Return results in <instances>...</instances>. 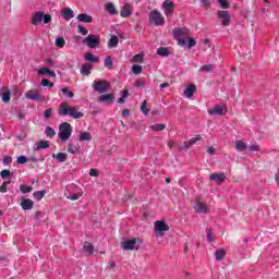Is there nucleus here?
I'll return each instance as SVG.
<instances>
[{
	"mask_svg": "<svg viewBox=\"0 0 279 279\" xmlns=\"http://www.w3.org/2000/svg\"><path fill=\"white\" fill-rule=\"evenodd\" d=\"M172 34L174 36V40L178 41V45H180V47H184V45H186V40L189 39V28L177 27L172 31Z\"/></svg>",
	"mask_w": 279,
	"mask_h": 279,
	"instance_id": "f257e3e1",
	"label": "nucleus"
},
{
	"mask_svg": "<svg viewBox=\"0 0 279 279\" xmlns=\"http://www.w3.org/2000/svg\"><path fill=\"white\" fill-rule=\"evenodd\" d=\"M71 134H73V128L68 122H63L59 125L58 136L60 141L63 143L69 141V138H71Z\"/></svg>",
	"mask_w": 279,
	"mask_h": 279,
	"instance_id": "f03ea898",
	"label": "nucleus"
},
{
	"mask_svg": "<svg viewBox=\"0 0 279 279\" xmlns=\"http://www.w3.org/2000/svg\"><path fill=\"white\" fill-rule=\"evenodd\" d=\"M84 45H87L89 49H97L101 43V38L99 36L89 34L87 37L83 39Z\"/></svg>",
	"mask_w": 279,
	"mask_h": 279,
	"instance_id": "7ed1b4c3",
	"label": "nucleus"
},
{
	"mask_svg": "<svg viewBox=\"0 0 279 279\" xmlns=\"http://www.w3.org/2000/svg\"><path fill=\"white\" fill-rule=\"evenodd\" d=\"M149 21L155 23V25H165V16H162V13L158 10H154L149 13Z\"/></svg>",
	"mask_w": 279,
	"mask_h": 279,
	"instance_id": "20e7f679",
	"label": "nucleus"
},
{
	"mask_svg": "<svg viewBox=\"0 0 279 279\" xmlns=\"http://www.w3.org/2000/svg\"><path fill=\"white\" fill-rule=\"evenodd\" d=\"M108 81H94L93 88L96 93L104 94L109 88Z\"/></svg>",
	"mask_w": 279,
	"mask_h": 279,
	"instance_id": "39448f33",
	"label": "nucleus"
},
{
	"mask_svg": "<svg viewBox=\"0 0 279 279\" xmlns=\"http://www.w3.org/2000/svg\"><path fill=\"white\" fill-rule=\"evenodd\" d=\"M217 16L223 25V27H229L230 26V13L228 11H218Z\"/></svg>",
	"mask_w": 279,
	"mask_h": 279,
	"instance_id": "423d86ee",
	"label": "nucleus"
},
{
	"mask_svg": "<svg viewBox=\"0 0 279 279\" xmlns=\"http://www.w3.org/2000/svg\"><path fill=\"white\" fill-rule=\"evenodd\" d=\"M26 99L32 101H45V97L40 95L37 90H28L25 94Z\"/></svg>",
	"mask_w": 279,
	"mask_h": 279,
	"instance_id": "0eeeda50",
	"label": "nucleus"
},
{
	"mask_svg": "<svg viewBox=\"0 0 279 279\" xmlns=\"http://www.w3.org/2000/svg\"><path fill=\"white\" fill-rule=\"evenodd\" d=\"M43 16H45V12L37 11L31 16V25H40L43 23Z\"/></svg>",
	"mask_w": 279,
	"mask_h": 279,
	"instance_id": "6e6552de",
	"label": "nucleus"
},
{
	"mask_svg": "<svg viewBox=\"0 0 279 279\" xmlns=\"http://www.w3.org/2000/svg\"><path fill=\"white\" fill-rule=\"evenodd\" d=\"M194 210L199 214L206 215L208 213V205L206 203H203L202 201H195L194 203Z\"/></svg>",
	"mask_w": 279,
	"mask_h": 279,
	"instance_id": "1a4fd4ad",
	"label": "nucleus"
},
{
	"mask_svg": "<svg viewBox=\"0 0 279 279\" xmlns=\"http://www.w3.org/2000/svg\"><path fill=\"white\" fill-rule=\"evenodd\" d=\"M155 232H157V234H161V232H169V225H167L160 220L156 221L155 222Z\"/></svg>",
	"mask_w": 279,
	"mask_h": 279,
	"instance_id": "9d476101",
	"label": "nucleus"
},
{
	"mask_svg": "<svg viewBox=\"0 0 279 279\" xmlns=\"http://www.w3.org/2000/svg\"><path fill=\"white\" fill-rule=\"evenodd\" d=\"M209 180L211 182H216V184H223V182H226V174L225 173H211L209 175Z\"/></svg>",
	"mask_w": 279,
	"mask_h": 279,
	"instance_id": "9b49d317",
	"label": "nucleus"
},
{
	"mask_svg": "<svg viewBox=\"0 0 279 279\" xmlns=\"http://www.w3.org/2000/svg\"><path fill=\"white\" fill-rule=\"evenodd\" d=\"M132 14H133L132 4L130 3L123 4L122 10L120 11V16H122V19H128L132 16Z\"/></svg>",
	"mask_w": 279,
	"mask_h": 279,
	"instance_id": "f8f14e48",
	"label": "nucleus"
},
{
	"mask_svg": "<svg viewBox=\"0 0 279 279\" xmlns=\"http://www.w3.org/2000/svg\"><path fill=\"white\" fill-rule=\"evenodd\" d=\"M162 8L166 16H171V14H173V10H175V4L171 1H165Z\"/></svg>",
	"mask_w": 279,
	"mask_h": 279,
	"instance_id": "ddd939ff",
	"label": "nucleus"
},
{
	"mask_svg": "<svg viewBox=\"0 0 279 279\" xmlns=\"http://www.w3.org/2000/svg\"><path fill=\"white\" fill-rule=\"evenodd\" d=\"M98 101H100V104H107V105H110L114 101V94H105V95H101L99 98H98Z\"/></svg>",
	"mask_w": 279,
	"mask_h": 279,
	"instance_id": "4468645a",
	"label": "nucleus"
},
{
	"mask_svg": "<svg viewBox=\"0 0 279 279\" xmlns=\"http://www.w3.org/2000/svg\"><path fill=\"white\" fill-rule=\"evenodd\" d=\"M70 112H71V107H69L68 102H62L59 106V116L60 117H68Z\"/></svg>",
	"mask_w": 279,
	"mask_h": 279,
	"instance_id": "2eb2a0df",
	"label": "nucleus"
},
{
	"mask_svg": "<svg viewBox=\"0 0 279 279\" xmlns=\"http://www.w3.org/2000/svg\"><path fill=\"white\" fill-rule=\"evenodd\" d=\"M69 117H72V119H82L84 113L80 111V107H70Z\"/></svg>",
	"mask_w": 279,
	"mask_h": 279,
	"instance_id": "dca6fc26",
	"label": "nucleus"
},
{
	"mask_svg": "<svg viewBox=\"0 0 279 279\" xmlns=\"http://www.w3.org/2000/svg\"><path fill=\"white\" fill-rule=\"evenodd\" d=\"M61 16L64 17L65 21H71L75 16V13H73V10L69 8H63L61 10Z\"/></svg>",
	"mask_w": 279,
	"mask_h": 279,
	"instance_id": "f3484780",
	"label": "nucleus"
},
{
	"mask_svg": "<svg viewBox=\"0 0 279 279\" xmlns=\"http://www.w3.org/2000/svg\"><path fill=\"white\" fill-rule=\"evenodd\" d=\"M21 207H22V210H32V208H34V201L29 198H24L21 202Z\"/></svg>",
	"mask_w": 279,
	"mask_h": 279,
	"instance_id": "a211bd4d",
	"label": "nucleus"
},
{
	"mask_svg": "<svg viewBox=\"0 0 279 279\" xmlns=\"http://www.w3.org/2000/svg\"><path fill=\"white\" fill-rule=\"evenodd\" d=\"M105 10L111 14V16H114L119 14V11L117 10V7H114V3L108 2L105 4Z\"/></svg>",
	"mask_w": 279,
	"mask_h": 279,
	"instance_id": "6ab92c4d",
	"label": "nucleus"
},
{
	"mask_svg": "<svg viewBox=\"0 0 279 279\" xmlns=\"http://www.w3.org/2000/svg\"><path fill=\"white\" fill-rule=\"evenodd\" d=\"M199 141H202V135H196L195 137H192L191 140L184 142L183 146L185 147V149H189V147H193V145H195V143Z\"/></svg>",
	"mask_w": 279,
	"mask_h": 279,
	"instance_id": "aec40b11",
	"label": "nucleus"
},
{
	"mask_svg": "<svg viewBox=\"0 0 279 279\" xmlns=\"http://www.w3.org/2000/svg\"><path fill=\"white\" fill-rule=\"evenodd\" d=\"M195 90H197V87L195 85H190L183 92V95L187 97V99H191L193 95H195Z\"/></svg>",
	"mask_w": 279,
	"mask_h": 279,
	"instance_id": "412c9836",
	"label": "nucleus"
},
{
	"mask_svg": "<svg viewBox=\"0 0 279 279\" xmlns=\"http://www.w3.org/2000/svg\"><path fill=\"white\" fill-rule=\"evenodd\" d=\"M82 252L85 254V256H93L97 250H95V246L93 245H84Z\"/></svg>",
	"mask_w": 279,
	"mask_h": 279,
	"instance_id": "4be33fe9",
	"label": "nucleus"
},
{
	"mask_svg": "<svg viewBox=\"0 0 279 279\" xmlns=\"http://www.w3.org/2000/svg\"><path fill=\"white\" fill-rule=\"evenodd\" d=\"M77 21H80L81 23H93V16L86 13H81L77 15Z\"/></svg>",
	"mask_w": 279,
	"mask_h": 279,
	"instance_id": "5701e85b",
	"label": "nucleus"
},
{
	"mask_svg": "<svg viewBox=\"0 0 279 279\" xmlns=\"http://www.w3.org/2000/svg\"><path fill=\"white\" fill-rule=\"evenodd\" d=\"M93 69V64L90 63H85L81 68V75H90V70Z\"/></svg>",
	"mask_w": 279,
	"mask_h": 279,
	"instance_id": "b1692460",
	"label": "nucleus"
},
{
	"mask_svg": "<svg viewBox=\"0 0 279 279\" xmlns=\"http://www.w3.org/2000/svg\"><path fill=\"white\" fill-rule=\"evenodd\" d=\"M136 243L141 244V239L133 238L131 240H124L120 243V245H136Z\"/></svg>",
	"mask_w": 279,
	"mask_h": 279,
	"instance_id": "393cba45",
	"label": "nucleus"
},
{
	"mask_svg": "<svg viewBox=\"0 0 279 279\" xmlns=\"http://www.w3.org/2000/svg\"><path fill=\"white\" fill-rule=\"evenodd\" d=\"M78 141H93V135L89 132H82L78 136Z\"/></svg>",
	"mask_w": 279,
	"mask_h": 279,
	"instance_id": "a878e982",
	"label": "nucleus"
},
{
	"mask_svg": "<svg viewBox=\"0 0 279 279\" xmlns=\"http://www.w3.org/2000/svg\"><path fill=\"white\" fill-rule=\"evenodd\" d=\"M235 149L238 151H245V149H247V144H245L243 141H236L235 142Z\"/></svg>",
	"mask_w": 279,
	"mask_h": 279,
	"instance_id": "bb28decb",
	"label": "nucleus"
},
{
	"mask_svg": "<svg viewBox=\"0 0 279 279\" xmlns=\"http://www.w3.org/2000/svg\"><path fill=\"white\" fill-rule=\"evenodd\" d=\"M45 195H47V190L36 191L33 193V196L35 197V199H37V202H40V199H43Z\"/></svg>",
	"mask_w": 279,
	"mask_h": 279,
	"instance_id": "cd10ccee",
	"label": "nucleus"
},
{
	"mask_svg": "<svg viewBox=\"0 0 279 279\" xmlns=\"http://www.w3.org/2000/svg\"><path fill=\"white\" fill-rule=\"evenodd\" d=\"M209 114H218L221 116L223 114V108L221 106H215L211 110L208 111Z\"/></svg>",
	"mask_w": 279,
	"mask_h": 279,
	"instance_id": "c85d7f7f",
	"label": "nucleus"
},
{
	"mask_svg": "<svg viewBox=\"0 0 279 279\" xmlns=\"http://www.w3.org/2000/svg\"><path fill=\"white\" fill-rule=\"evenodd\" d=\"M85 60H86L87 62H94V63L99 62V58H98V57H94V56L92 54V52H85Z\"/></svg>",
	"mask_w": 279,
	"mask_h": 279,
	"instance_id": "c756f323",
	"label": "nucleus"
},
{
	"mask_svg": "<svg viewBox=\"0 0 279 279\" xmlns=\"http://www.w3.org/2000/svg\"><path fill=\"white\" fill-rule=\"evenodd\" d=\"M52 158H56L59 162H66V154L65 153H59V154H53Z\"/></svg>",
	"mask_w": 279,
	"mask_h": 279,
	"instance_id": "7c9ffc66",
	"label": "nucleus"
},
{
	"mask_svg": "<svg viewBox=\"0 0 279 279\" xmlns=\"http://www.w3.org/2000/svg\"><path fill=\"white\" fill-rule=\"evenodd\" d=\"M226 258V251L223 248L216 250V260H223Z\"/></svg>",
	"mask_w": 279,
	"mask_h": 279,
	"instance_id": "2f4dec72",
	"label": "nucleus"
},
{
	"mask_svg": "<svg viewBox=\"0 0 279 279\" xmlns=\"http://www.w3.org/2000/svg\"><path fill=\"white\" fill-rule=\"evenodd\" d=\"M54 45L59 49H63V47L66 45V40H64V37H59L56 39Z\"/></svg>",
	"mask_w": 279,
	"mask_h": 279,
	"instance_id": "473e14b6",
	"label": "nucleus"
},
{
	"mask_svg": "<svg viewBox=\"0 0 279 279\" xmlns=\"http://www.w3.org/2000/svg\"><path fill=\"white\" fill-rule=\"evenodd\" d=\"M20 191H21V193H23L25 195L27 193H32V191H34V187H32L29 185L22 184V185H20Z\"/></svg>",
	"mask_w": 279,
	"mask_h": 279,
	"instance_id": "72a5a7b5",
	"label": "nucleus"
},
{
	"mask_svg": "<svg viewBox=\"0 0 279 279\" xmlns=\"http://www.w3.org/2000/svg\"><path fill=\"white\" fill-rule=\"evenodd\" d=\"M10 99H11L10 90L5 89L2 93V101H3V104H10Z\"/></svg>",
	"mask_w": 279,
	"mask_h": 279,
	"instance_id": "f704fd0d",
	"label": "nucleus"
},
{
	"mask_svg": "<svg viewBox=\"0 0 279 279\" xmlns=\"http://www.w3.org/2000/svg\"><path fill=\"white\" fill-rule=\"evenodd\" d=\"M119 45V37H117V35H112L108 46L109 47H117Z\"/></svg>",
	"mask_w": 279,
	"mask_h": 279,
	"instance_id": "c9c22d12",
	"label": "nucleus"
},
{
	"mask_svg": "<svg viewBox=\"0 0 279 279\" xmlns=\"http://www.w3.org/2000/svg\"><path fill=\"white\" fill-rule=\"evenodd\" d=\"M121 250H123V252L138 251V250H141V246H136V245H122Z\"/></svg>",
	"mask_w": 279,
	"mask_h": 279,
	"instance_id": "e433bc0d",
	"label": "nucleus"
},
{
	"mask_svg": "<svg viewBox=\"0 0 279 279\" xmlns=\"http://www.w3.org/2000/svg\"><path fill=\"white\" fill-rule=\"evenodd\" d=\"M157 54L158 56H162L163 58H167L169 56V49L165 48V47H160L157 50Z\"/></svg>",
	"mask_w": 279,
	"mask_h": 279,
	"instance_id": "4c0bfd02",
	"label": "nucleus"
},
{
	"mask_svg": "<svg viewBox=\"0 0 279 279\" xmlns=\"http://www.w3.org/2000/svg\"><path fill=\"white\" fill-rule=\"evenodd\" d=\"M167 125L159 123V124H154L150 126V130H154L155 132H162Z\"/></svg>",
	"mask_w": 279,
	"mask_h": 279,
	"instance_id": "58836bf2",
	"label": "nucleus"
},
{
	"mask_svg": "<svg viewBox=\"0 0 279 279\" xmlns=\"http://www.w3.org/2000/svg\"><path fill=\"white\" fill-rule=\"evenodd\" d=\"M215 70V65L213 64H207V65H203L199 71H202L203 73H210V71Z\"/></svg>",
	"mask_w": 279,
	"mask_h": 279,
	"instance_id": "ea45409f",
	"label": "nucleus"
},
{
	"mask_svg": "<svg viewBox=\"0 0 279 279\" xmlns=\"http://www.w3.org/2000/svg\"><path fill=\"white\" fill-rule=\"evenodd\" d=\"M49 141H40L37 143V149H48Z\"/></svg>",
	"mask_w": 279,
	"mask_h": 279,
	"instance_id": "a19ab883",
	"label": "nucleus"
},
{
	"mask_svg": "<svg viewBox=\"0 0 279 279\" xmlns=\"http://www.w3.org/2000/svg\"><path fill=\"white\" fill-rule=\"evenodd\" d=\"M46 136H48V138H53V136H56V131L53 130V128H46Z\"/></svg>",
	"mask_w": 279,
	"mask_h": 279,
	"instance_id": "79ce46f5",
	"label": "nucleus"
},
{
	"mask_svg": "<svg viewBox=\"0 0 279 279\" xmlns=\"http://www.w3.org/2000/svg\"><path fill=\"white\" fill-rule=\"evenodd\" d=\"M132 72L135 74V75H140V73H143V66L142 65H138V64H134L132 66Z\"/></svg>",
	"mask_w": 279,
	"mask_h": 279,
	"instance_id": "37998d69",
	"label": "nucleus"
},
{
	"mask_svg": "<svg viewBox=\"0 0 279 279\" xmlns=\"http://www.w3.org/2000/svg\"><path fill=\"white\" fill-rule=\"evenodd\" d=\"M80 150V148L73 144H69L68 145V151L69 154H77V151Z\"/></svg>",
	"mask_w": 279,
	"mask_h": 279,
	"instance_id": "c03bdc74",
	"label": "nucleus"
},
{
	"mask_svg": "<svg viewBox=\"0 0 279 279\" xmlns=\"http://www.w3.org/2000/svg\"><path fill=\"white\" fill-rule=\"evenodd\" d=\"M61 93H63V95H68V97H70V99H73V97H75V94L71 90H69L68 87L61 88Z\"/></svg>",
	"mask_w": 279,
	"mask_h": 279,
	"instance_id": "a18cd8bd",
	"label": "nucleus"
},
{
	"mask_svg": "<svg viewBox=\"0 0 279 279\" xmlns=\"http://www.w3.org/2000/svg\"><path fill=\"white\" fill-rule=\"evenodd\" d=\"M112 64H113L112 57H106V59H105V68L106 69H112Z\"/></svg>",
	"mask_w": 279,
	"mask_h": 279,
	"instance_id": "49530a36",
	"label": "nucleus"
},
{
	"mask_svg": "<svg viewBox=\"0 0 279 279\" xmlns=\"http://www.w3.org/2000/svg\"><path fill=\"white\" fill-rule=\"evenodd\" d=\"M133 86H135V88H145V81L137 80L134 82Z\"/></svg>",
	"mask_w": 279,
	"mask_h": 279,
	"instance_id": "de8ad7c7",
	"label": "nucleus"
},
{
	"mask_svg": "<svg viewBox=\"0 0 279 279\" xmlns=\"http://www.w3.org/2000/svg\"><path fill=\"white\" fill-rule=\"evenodd\" d=\"M53 114V109L49 108L44 111L45 119H51V116Z\"/></svg>",
	"mask_w": 279,
	"mask_h": 279,
	"instance_id": "09e8293b",
	"label": "nucleus"
},
{
	"mask_svg": "<svg viewBox=\"0 0 279 279\" xmlns=\"http://www.w3.org/2000/svg\"><path fill=\"white\" fill-rule=\"evenodd\" d=\"M218 3H220L222 10H228V8H230V3L227 2V0H218Z\"/></svg>",
	"mask_w": 279,
	"mask_h": 279,
	"instance_id": "8fccbe9b",
	"label": "nucleus"
},
{
	"mask_svg": "<svg viewBox=\"0 0 279 279\" xmlns=\"http://www.w3.org/2000/svg\"><path fill=\"white\" fill-rule=\"evenodd\" d=\"M186 43H189V45H187L189 49H193V47H195V45H197V41L190 37L186 39Z\"/></svg>",
	"mask_w": 279,
	"mask_h": 279,
	"instance_id": "3c124183",
	"label": "nucleus"
},
{
	"mask_svg": "<svg viewBox=\"0 0 279 279\" xmlns=\"http://www.w3.org/2000/svg\"><path fill=\"white\" fill-rule=\"evenodd\" d=\"M141 111L143 112V114H147V112H149V109H147V100L143 101L141 106Z\"/></svg>",
	"mask_w": 279,
	"mask_h": 279,
	"instance_id": "603ef678",
	"label": "nucleus"
},
{
	"mask_svg": "<svg viewBox=\"0 0 279 279\" xmlns=\"http://www.w3.org/2000/svg\"><path fill=\"white\" fill-rule=\"evenodd\" d=\"M51 70L49 68H41L38 70V75H49Z\"/></svg>",
	"mask_w": 279,
	"mask_h": 279,
	"instance_id": "864d4df0",
	"label": "nucleus"
},
{
	"mask_svg": "<svg viewBox=\"0 0 279 279\" xmlns=\"http://www.w3.org/2000/svg\"><path fill=\"white\" fill-rule=\"evenodd\" d=\"M82 197V193L72 194L68 199H71V202H77Z\"/></svg>",
	"mask_w": 279,
	"mask_h": 279,
	"instance_id": "5fc2aeb1",
	"label": "nucleus"
},
{
	"mask_svg": "<svg viewBox=\"0 0 279 279\" xmlns=\"http://www.w3.org/2000/svg\"><path fill=\"white\" fill-rule=\"evenodd\" d=\"M207 232V240L209 241V243H213V241H215V238H213V229H206Z\"/></svg>",
	"mask_w": 279,
	"mask_h": 279,
	"instance_id": "6e6d98bb",
	"label": "nucleus"
},
{
	"mask_svg": "<svg viewBox=\"0 0 279 279\" xmlns=\"http://www.w3.org/2000/svg\"><path fill=\"white\" fill-rule=\"evenodd\" d=\"M134 62H138L140 64H143V54L138 53L133 57Z\"/></svg>",
	"mask_w": 279,
	"mask_h": 279,
	"instance_id": "4d7b16f0",
	"label": "nucleus"
},
{
	"mask_svg": "<svg viewBox=\"0 0 279 279\" xmlns=\"http://www.w3.org/2000/svg\"><path fill=\"white\" fill-rule=\"evenodd\" d=\"M43 21L45 25H48V23H51V14L44 13Z\"/></svg>",
	"mask_w": 279,
	"mask_h": 279,
	"instance_id": "13d9d810",
	"label": "nucleus"
},
{
	"mask_svg": "<svg viewBox=\"0 0 279 279\" xmlns=\"http://www.w3.org/2000/svg\"><path fill=\"white\" fill-rule=\"evenodd\" d=\"M0 175L3 180H5V178H10V175H12V173L10 172V170H2L0 172Z\"/></svg>",
	"mask_w": 279,
	"mask_h": 279,
	"instance_id": "bf43d9fd",
	"label": "nucleus"
},
{
	"mask_svg": "<svg viewBox=\"0 0 279 279\" xmlns=\"http://www.w3.org/2000/svg\"><path fill=\"white\" fill-rule=\"evenodd\" d=\"M41 86H49L50 88H53V83L49 82L47 78H44L41 80Z\"/></svg>",
	"mask_w": 279,
	"mask_h": 279,
	"instance_id": "052dcab7",
	"label": "nucleus"
},
{
	"mask_svg": "<svg viewBox=\"0 0 279 279\" xmlns=\"http://www.w3.org/2000/svg\"><path fill=\"white\" fill-rule=\"evenodd\" d=\"M26 162H27V157L23 155L17 157V165H25Z\"/></svg>",
	"mask_w": 279,
	"mask_h": 279,
	"instance_id": "680f3d73",
	"label": "nucleus"
},
{
	"mask_svg": "<svg viewBox=\"0 0 279 279\" xmlns=\"http://www.w3.org/2000/svg\"><path fill=\"white\" fill-rule=\"evenodd\" d=\"M203 44H204L203 46L204 51L210 49V39H204Z\"/></svg>",
	"mask_w": 279,
	"mask_h": 279,
	"instance_id": "e2e57ef3",
	"label": "nucleus"
},
{
	"mask_svg": "<svg viewBox=\"0 0 279 279\" xmlns=\"http://www.w3.org/2000/svg\"><path fill=\"white\" fill-rule=\"evenodd\" d=\"M78 32H80V34H82V36H86L88 34V29H86L82 25H78Z\"/></svg>",
	"mask_w": 279,
	"mask_h": 279,
	"instance_id": "0e129e2a",
	"label": "nucleus"
},
{
	"mask_svg": "<svg viewBox=\"0 0 279 279\" xmlns=\"http://www.w3.org/2000/svg\"><path fill=\"white\" fill-rule=\"evenodd\" d=\"M89 175H90L92 178H97V175H99V170H97V169H90V170H89Z\"/></svg>",
	"mask_w": 279,
	"mask_h": 279,
	"instance_id": "69168bd1",
	"label": "nucleus"
},
{
	"mask_svg": "<svg viewBox=\"0 0 279 279\" xmlns=\"http://www.w3.org/2000/svg\"><path fill=\"white\" fill-rule=\"evenodd\" d=\"M248 149H250L251 151H260V146L252 145V146L248 147Z\"/></svg>",
	"mask_w": 279,
	"mask_h": 279,
	"instance_id": "338daca9",
	"label": "nucleus"
},
{
	"mask_svg": "<svg viewBox=\"0 0 279 279\" xmlns=\"http://www.w3.org/2000/svg\"><path fill=\"white\" fill-rule=\"evenodd\" d=\"M12 162V157H4L3 158V165H10Z\"/></svg>",
	"mask_w": 279,
	"mask_h": 279,
	"instance_id": "774afa93",
	"label": "nucleus"
}]
</instances>
